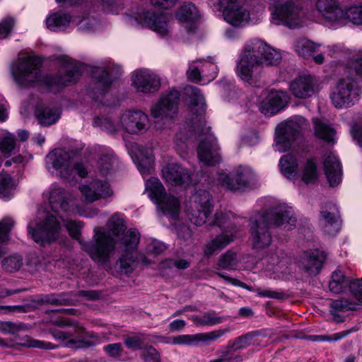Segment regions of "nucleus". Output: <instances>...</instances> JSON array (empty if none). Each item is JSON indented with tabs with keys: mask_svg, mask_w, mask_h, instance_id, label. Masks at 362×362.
<instances>
[{
	"mask_svg": "<svg viewBox=\"0 0 362 362\" xmlns=\"http://www.w3.org/2000/svg\"><path fill=\"white\" fill-rule=\"evenodd\" d=\"M141 358L145 362H160L159 352L152 346H147L144 349Z\"/></svg>",
	"mask_w": 362,
	"mask_h": 362,
	"instance_id": "obj_59",
	"label": "nucleus"
},
{
	"mask_svg": "<svg viewBox=\"0 0 362 362\" xmlns=\"http://www.w3.org/2000/svg\"><path fill=\"white\" fill-rule=\"evenodd\" d=\"M136 163L139 172L143 175L150 173L153 165V156L152 151L147 148H141L136 155Z\"/></svg>",
	"mask_w": 362,
	"mask_h": 362,
	"instance_id": "obj_33",
	"label": "nucleus"
},
{
	"mask_svg": "<svg viewBox=\"0 0 362 362\" xmlns=\"http://www.w3.org/2000/svg\"><path fill=\"white\" fill-rule=\"evenodd\" d=\"M320 47L319 44L306 38H300L296 40L294 45L295 51L303 57H310Z\"/></svg>",
	"mask_w": 362,
	"mask_h": 362,
	"instance_id": "obj_35",
	"label": "nucleus"
},
{
	"mask_svg": "<svg viewBox=\"0 0 362 362\" xmlns=\"http://www.w3.org/2000/svg\"><path fill=\"white\" fill-rule=\"evenodd\" d=\"M350 291L359 304H362V278L351 281L349 284Z\"/></svg>",
	"mask_w": 362,
	"mask_h": 362,
	"instance_id": "obj_63",
	"label": "nucleus"
},
{
	"mask_svg": "<svg viewBox=\"0 0 362 362\" xmlns=\"http://www.w3.org/2000/svg\"><path fill=\"white\" fill-rule=\"evenodd\" d=\"M223 16L227 23L235 27L245 25L250 18V12L243 4H237L233 8H226L223 11Z\"/></svg>",
	"mask_w": 362,
	"mask_h": 362,
	"instance_id": "obj_30",
	"label": "nucleus"
},
{
	"mask_svg": "<svg viewBox=\"0 0 362 362\" xmlns=\"http://www.w3.org/2000/svg\"><path fill=\"white\" fill-rule=\"evenodd\" d=\"M218 73L217 66L211 57L208 59H197L189 64L187 77L194 82H209L214 80Z\"/></svg>",
	"mask_w": 362,
	"mask_h": 362,
	"instance_id": "obj_19",
	"label": "nucleus"
},
{
	"mask_svg": "<svg viewBox=\"0 0 362 362\" xmlns=\"http://www.w3.org/2000/svg\"><path fill=\"white\" fill-rule=\"evenodd\" d=\"M49 199L52 209L56 213L69 211L74 207L71 196L57 185H52Z\"/></svg>",
	"mask_w": 362,
	"mask_h": 362,
	"instance_id": "obj_25",
	"label": "nucleus"
},
{
	"mask_svg": "<svg viewBox=\"0 0 362 362\" xmlns=\"http://www.w3.org/2000/svg\"><path fill=\"white\" fill-rule=\"evenodd\" d=\"M191 320L196 326H212L221 323L223 317L218 316L214 311L210 310L202 316L193 315Z\"/></svg>",
	"mask_w": 362,
	"mask_h": 362,
	"instance_id": "obj_36",
	"label": "nucleus"
},
{
	"mask_svg": "<svg viewBox=\"0 0 362 362\" xmlns=\"http://www.w3.org/2000/svg\"><path fill=\"white\" fill-rule=\"evenodd\" d=\"M180 93L171 90L163 94L158 102L151 109V115L156 119L155 127L158 130L168 127L173 117L177 112Z\"/></svg>",
	"mask_w": 362,
	"mask_h": 362,
	"instance_id": "obj_13",
	"label": "nucleus"
},
{
	"mask_svg": "<svg viewBox=\"0 0 362 362\" xmlns=\"http://www.w3.org/2000/svg\"><path fill=\"white\" fill-rule=\"evenodd\" d=\"M235 215L230 211L218 210L214 214L210 226H216L223 233L216 235L207 244V249H221L227 247L233 242L234 235L233 231L236 226L235 223Z\"/></svg>",
	"mask_w": 362,
	"mask_h": 362,
	"instance_id": "obj_14",
	"label": "nucleus"
},
{
	"mask_svg": "<svg viewBox=\"0 0 362 362\" xmlns=\"http://www.w3.org/2000/svg\"><path fill=\"white\" fill-rule=\"evenodd\" d=\"M93 124L95 127H100L108 134H113L121 129L120 120L116 124L107 117H98L95 119Z\"/></svg>",
	"mask_w": 362,
	"mask_h": 362,
	"instance_id": "obj_45",
	"label": "nucleus"
},
{
	"mask_svg": "<svg viewBox=\"0 0 362 362\" xmlns=\"http://www.w3.org/2000/svg\"><path fill=\"white\" fill-rule=\"evenodd\" d=\"M110 73L109 66L97 67L93 71L95 83L91 97L95 100H100V98H103L110 88L112 84V81L109 77Z\"/></svg>",
	"mask_w": 362,
	"mask_h": 362,
	"instance_id": "obj_26",
	"label": "nucleus"
},
{
	"mask_svg": "<svg viewBox=\"0 0 362 362\" xmlns=\"http://www.w3.org/2000/svg\"><path fill=\"white\" fill-rule=\"evenodd\" d=\"M68 293L50 294L45 297V301L54 305H74V300L70 298Z\"/></svg>",
	"mask_w": 362,
	"mask_h": 362,
	"instance_id": "obj_47",
	"label": "nucleus"
},
{
	"mask_svg": "<svg viewBox=\"0 0 362 362\" xmlns=\"http://www.w3.org/2000/svg\"><path fill=\"white\" fill-rule=\"evenodd\" d=\"M16 148V139L13 134H6L0 141V149L4 154L10 155Z\"/></svg>",
	"mask_w": 362,
	"mask_h": 362,
	"instance_id": "obj_54",
	"label": "nucleus"
},
{
	"mask_svg": "<svg viewBox=\"0 0 362 362\" xmlns=\"http://www.w3.org/2000/svg\"><path fill=\"white\" fill-rule=\"evenodd\" d=\"M84 332L83 327L76 326L74 332L54 329L51 332V334L56 340L66 347L78 349L92 346L93 342L80 338L79 335Z\"/></svg>",
	"mask_w": 362,
	"mask_h": 362,
	"instance_id": "obj_22",
	"label": "nucleus"
},
{
	"mask_svg": "<svg viewBox=\"0 0 362 362\" xmlns=\"http://www.w3.org/2000/svg\"><path fill=\"white\" fill-rule=\"evenodd\" d=\"M213 210L212 199L210 193L199 189L191 197L187 207L189 220L196 226H202L206 222Z\"/></svg>",
	"mask_w": 362,
	"mask_h": 362,
	"instance_id": "obj_15",
	"label": "nucleus"
},
{
	"mask_svg": "<svg viewBox=\"0 0 362 362\" xmlns=\"http://www.w3.org/2000/svg\"><path fill=\"white\" fill-rule=\"evenodd\" d=\"M357 304L356 302L349 301L345 298L335 300L330 303L329 311L332 315H337L340 312L355 310Z\"/></svg>",
	"mask_w": 362,
	"mask_h": 362,
	"instance_id": "obj_44",
	"label": "nucleus"
},
{
	"mask_svg": "<svg viewBox=\"0 0 362 362\" xmlns=\"http://www.w3.org/2000/svg\"><path fill=\"white\" fill-rule=\"evenodd\" d=\"M71 21L69 15L57 12L50 14L46 19L47 27L53 31L59 30L67 26Z\"/></svg>",
	"mask_w": 362,
	"mask_h": 362,
	"instance_id": "obj_34",
	"label": "nucleus"
},
{
	"mask_svg": "<svg viewBox=\"0 0 362 362\" xmlns=\"http://www.w3.org/2000/svg\"><path fill=\"white\" fill-rule=\"evenodd\" d=\"M315 81L311 75H302L293 80L290 85L292 94L298 98L311 97L315 93Z\"/></svg>",
	"mask_w": 362,
	"mask_h": 362,
	"instance_id": "obj_27",
	"label": "nucleus"
},
{
	"mask_svg": "<svg viewBox=\"0 0 362 362\" xmlns=\"http://www.w3.org/2000/svg\"><path fill=\"white\" fill-rule=\"evenodd\" d=\"M61 225L54 216H47L42 222L31 221L28 225L29 236L43 247L57 241L64 242L66 238L61 235Z\"/></svg>",
	"mask_w": 362,
	"mask_h": 362,
	"instance_id": "obj_8",
	"label": "nucleus"
},
{
	"mask_svg": "<svg viewBox=\"0 0 362 362\" xmlns=\"http://www.w3.org/2000/svg\"><path fill=\"white\" fill-rule=\"evenodd\" d=\"M23 265L22 257L18 253H15L5 258L2 261V266L4 269L9 272H13L18 270Z\"/></svg>",
	"mask_w": 362,
	"mask_h": 362,
	"instance_id": "obj_46",
	"label": "nucleus"
},
{
	"mask_svg": "<svg viewBox=\"0 0 362 362\" xmlns=\"http://www.w3.org/2000/svg\"><path fill=\"white\" fill-rule=\"evenodd\" d=\"M63 66L64 76H42L40 71L41 62L35 57L20 58L16 66L12 70L13 77L16 83L22 87L42 83L53 91H57L65 86L76 83L81 74L82 64L71 59L68 56L61 55L58 57Z\"/></svg>",
	"mask_w": 362,
	"mask_h": 362,
	"instance_id": "obj_1",
	"label": "nucleus"
},
{
	"mask_svg": "<svg viewBox=\"0 0 362 362\" xmlns=\"http://www.w3.org/2000/svg\"><path fill=\"white\" fill-rule=\"evenodd\" d=\"M176 16L180 22H192L198 18V12L194 4L185 3L180 8Z\"/></svg>",
	"mask_w": 362,
	"mask_h": 362,
	"instance_id": "obj_40",
	"label": "nucleus"
},
{
	"mask_svg": "<svg viewBox=\"0 0 362 362\" xmlns=\"http://www.w3.org/2000/svg\"><path fill=\"white\" fill-rule=\"evenodd\" d=\"M191 261L184 258L168 259L161 263L163 268L186 269L190 266Z\"/></svg>",
	"mask_w": 362,
	"mask_h": 362,
	"instance_id": "obj_55",
	"label": "nucleus"
},
{
	"mask_svg": "<svg viewBox=\"0 0 362 362\" xmlns=\"http://www.w3.org/2000/svg\"><path fill=\"white\" fill-rule=\"evenodd\" d=\"M237 264L236 255L232 250L223 254L217 263L219 269H232Z\"/></svg>",
	"mask_w": 362,
	"mask_h": 362,
	"instance_id": "obj_50",
	"label": "nucleus"
},
{
	"mask_svg": "<svg viewBox=\"0 0 362 362\" xmlns=\"http://www.w3.org/2000/svg\"><path fill=\"white\" fill-rule=\"evenodd\" d=\"M15 225V221L9 217H5L0 221V244L9 239V233Z\"/></svg>",
	"mask_w": 362,
	"mask_h": 362,
	"instance_id": "obj_52",
	"label": "nucleus"
},
{
	"mask_svg": "<svg viewBox=\"0 0 362 362\" xmlns=\"http://www.w3.org/2000/svg\"><path fill=\"white\" fill-rule=\"evenodd\" d=\"M361 94L362 90L358 80L346 76L337 82L330 93V100L336 108H347L354 105Z\"/></svg>",
	"mask_w": 362,
	"mask_h": 362,
	"instance_id": "obj_11",
	"label": "nucleus"
},
{
	"mask_svg": "<svg viewBox=\"0 0 362 362\" xmlns=\"http://www.w3.org/2000/svg\"><path fill=\"white\" fill-rule=\"evenodd\" d=\"M116 163V158L112 154L101 156L98 160L97 169L103 177L107 176L112 170Z\"/></svg>",
	"mask_w": 362,
	"mask_h": 362,
	"instance_id": "obj_41",
	"label": "nucleus"
},
{
	"mask_svg": "<svg viewBox=\"0 0 362 362\" xmlns=\"http://www.w3.org/2000/svg\"><path fill=\"white\" fill-rule=\"evenodd\" d=\"M163 177L172 185L187 184L190 182V175L184 168L177 163H169L162 170Z\"/></svg>",
	"mask_w": 362,
	"mask_h": 362,
	"instance_id": "obj_28",
	"label": "nucleus"
},
{
	"mask_svg": "<svg viewBox=\"0 0 362 362\" xmlns=\"http://www.w3.org/2000/svg\"><path fill=\"white\" fill-rule=\"evenodd\" d=\"M253 180V171L247 166H239L230 174L226 173L217 174L218 183L232 191L248 187Z\"/></svg>",
	"mask_w": 362,
	"mask_h": 362,
	"instance_id": "obj_16",
	"label": "nucleus"
},
{
	"mask_svg": "<svg viewBox=\"0 0 362 362\" xmlns=\"http://www.w3.org/2000/svg\"><path fill=\"white\" fill-rule=\"evenodd\" d=\"M289 98L286 92L271 91L262 100L259 108L261 112L266 115H274L284 108L288 103Z\"/></svg>",
	"mask_w": 362,
	"mask_h": 362,
	"instance_id": "obj_24",
	"label": "nucleus"
},
{
	"mask_svg": "<svg viewBox=\"0 0 362 362\" xmlns=\"http://www.w3.org/2000/svg\"><path fill=\"white\" fill-rule=\"evenodd\" d=\"M281 54L276 49L267 45L265 53L263 56V64L268 65L278 64L281 60Z\"/></svg>",
	"mask_w": 362,
	"mask_h": 362,
	"instance_id": "obj_53",
	"label": "nucleus"
},
{
	"mask_svg": "<svg viewBox=\"0 0 362 362\" xmlns=\"http://www.w3.org/2000/svg\"><path fill=\"white\" fill-rule=\"evenodd\" d=\"M23 345L30 348H37L41 349H54L55 348V346L50 342L37 340L30 337L27 338L26 341L23 343Z\"/></svg>",
	"mask_w": 362,
	"mask_h": 362,
	"instance_id": "obj_62",
	"label": "nucleus"
},
{
	"mask_svg": "<svg viewBox=\"0 0 362 362\" xmlns=\"http://www.w3.org/2000/svg\"><path fill=\"white\" fill-rule=\"evenodd\" d=\"M172 343L177 345H197V334H183L173 338Z\"/></svg>",
	"mask_w": 362,
	"mask_h": 362,
	"instance_id": "obj_57",
	"label": "nucleus"
},
{
	"mask_svg": "<svg viewBox=\"0 0 362 362\" xmlns=\"http://www.w3.org/2000/svg\"><path fill=\"white\" fill-rule=\"evenodd\" d=\"M302 181L305 184H314L318 178V173L315 162L308 159L302 167Z\"/></svg>",
	"mask_w": 362,
	"mask_h": 362,
	"instance_id": "obj_38",
	"label": "nucleus"
},
{
	"mask_svg": "<svg viewBox=\"0 0 362 362\" xmlns=\"http://www.w3.org/2000/svg\"><path fill=\"white\" fill-rule=\"evenodd\" d=\"M107 231L94 229V249H115L122 247L135 249L139 242V233L135 229L126 231L123 217L115 214L108 220Z\"/></svg>",
	"mask_w": 362,
	"mask_h": 362,
	"instance_id": "obj_4",
	"label": "nucleus"
},
{
	"mask_svg": "<svg viewBox=\"0 0 362 362\" xmlns=\"http://www.w3.org/2000/svg\"><path fill=\"white\" fill-rule=\"evenodd\" d=\"M314 125L315 134L317 137L327 142L334 141L336 132L333 128L318 119H314Z\"/></svg>",
	"mask_w": 362,
	"mask_h": 362,
	"instance_id": "obj_39",
	"label": "nucleus"
},
{
	"mask_svg": "<svg viewBox=\"0 0 362 362\" xmlns=\"http://www.w3.org/2000/svg\"><path fill=\"white\" fill-rule=\"evenodd\" d=\"M267 45L259 39L250 40L245 44L236 66V74L244 82L253 84L257 81L263 69Z\"/></svg>",
	"mask_w": 362,
	"mask_h": 362,
	"instance_id": "obj_5",
	"label": "nucleus"
},
{
	"mask_svg": "<svg viewBox=\"0 0 362 362\" xmlns=\"http://www.w3.org/2000/svg\"><path fill=\"white\" fill-rule=\"evenodd\" d=\"M64 226L69 235L82 245L81 240V230L83 227L82 223L73 220H67L64 222Z\"/></svg>",
	"mask_w": 362,
	"mask_h": 362,
	"instance_id": "obj_51",
	"label": "nucleus"
},
{
	"mask_svg": "<svg viewBox=\"0 0 362 362\" xmlns=\"http://www.w3.org/2000/svg\"><path fill=\"white\" fill-rule=\"evenodd\" d=\"M12 186L11 177L7 174H0V196L7 197Z\"/></svg>",
	"mask_w": 362,
	"mask_h": 362,
	"instance_id": "obj_60",
	"label": "nucleus"
},
{
	"mask_svg": "<svg viewBox=\"0 0 362 362\" xmlns=\"http://www.w3.org/2000/svg\"><path fill=\"white\" fill-rule=\"evenodd\" d=\"M45 166L49 171L53 170L59 177L67 180H74L76 174L83 178L88 173L84 164L77 161L76 153L64 148L49 152L45 157Z\"/></svg>",
	"mask_w": 362,
	"mask_h": 362,
	"instance_id": "obj_6",
	"label": "nucleus"
},
{
	"mask_svg": "<svg viewBox=\"0 0 362 362\" xmlns=\"http://www.w3.org/2000/svg\"><path fill=\"white\" fill-rule=\"evenodd\" d=\"M271 22L289 28H298L303 24V12L296 0H274Z\"/></svg>",
	"mask_w": 362,
	"mask_h": 362,
	"instance_id": "obj_12",
	"label": "nucleus"
},
{
	"mask_svg": "<svg viewBox=\"0 0 362 362\" xmlns=\"http://www.w3.org/2000/svg\"><path fill=\"white\" fill-rule=\"evenodd\" d=\"M187 95L192 105V112L197 115L190 122L192 129L190 136H194L199 140L197 147V154L199 160L206 165H215L221 160L219 148L216 139L210 133L211 128L206 127L204 115L205 113V100L200 90L194 86L186 88Z\"/></svg>",
	"mask_w": 362,
	"mask_h": 362,
	"instance_id": "obj_2",
	"label": "nucleus"
},
{
	"mask_svg": "<svg viewBox=\"0 0 362 362\" xmlns=\"http://www.w3.org/2000/svg\"><path fill=\"white\" fill-rule=\"evenodd\" d=\"M132 84L137 93L151 94L160 89V78L149 69H139L132 74Z\"/></svg>",
	"mask_w": 362,
	"mask_h": 362,
	"instance_id": "obj_20",
	"label": "nucleus"
},
{
	"mask_svg": "<svg viewBox=\"0 0 362 362\" xmlns=\"http://www.w3.org/2000/svg\"><path fill=\"white\" fill-rule=\"evenodd\" d=\"M253 334L252 333H247L245 335L237 337L233 341H230L228 344V348L233 351H238L244 349L251 344Z\"/></svg>",
	"mask_w": 362,
	"mask_h": 362,
	"instance_id": "obj_48",
	"label": "nucleus"
},
{
	"mask_svg": "<svg viewBox=\"0 0 362 362\" xmlns=\"http://www.w3.org/2000/svg\"><path fill=\"white\" fill-rule=\"evenodd\" d=\"M281 173L289 179L294 177L297 173L298 163L296 158L290 154L283 156L279 161Z\"/></svg>",
	"mask_w": 362,
	"mask_h": 362,
	"instance_id": "obj_37",
	"label": "nucleus"
},
{
	"mask_svg": "<svg viewBox=\"0 0 362 362\" xmlns=\"http://www.w3.org/2000/svg\"><path fill=\"white\" fill-rule=\"evenodd\" d=\"M308 127V121L302 117H296L279 124L276 127V150L279 152L288 151Z\"/></svg>",
	"mask_w": 362,
	"mask_h": 362,
	"instance_id": "obj_10",
	"label": "nucleus"
},
{
	"mask_svg": "<svg viewBox=\"0 0 362 362\" xmlns=\"http://www.w3.org/2000/svg\"><path fill=\"white\" fill-rule=\"evenodd\" d=\"M35 115L41 125L49 126L59 119L60 111L54 107H37Z\"/></svg>",
	"mask_w": 362,
	"mask_h": 362,
	"instance_id": "obj_32",
	"label": "nucleus"
},
{
	"mask_svg": "<svg viewBox=\"0 0 362 362\" xmlns=\"http://www.w3.org/2000/svg\"><path fill=\"white\" fill-rule=\"evenodd\" d=\"M134 21L143 26H146L160 36L168 35L170 33V16L166 13L154 12L138 13L134 16Z\"/></svg>",
	"mask_w": 362,
	"mask_h": 362,
	"instance_id": "obj_18",
	"label": "nucleus"
},
{
	"mask_svg": "<svg viewBox=\"0 0 362 362\" xmlns=\"http://www.w3.org/2000/svg\"><path fill=\"white\" fill-rule=\"evenodd\" d=\"M250 231L255 249H264L270 245V226L291 230L296 223L291 207L286 204L273 206L264 212H256L250 218Z\"/></svg>",
	"mask_w": 362,
	"mask_h": 362,
	"instance_id": "obj_3",
	"label": "nucleus"
},
{
	"mask_svg": "<svg viewBox=\"0 0 362 362\" xmlns=\"http://www.w3.org/2000/svg\"><path fill=\"white\" fill-rule=\"evenodd\" d=\"M146 191L148 197L154 202L165 216L176 218L180 211L179 199L165 192L162 183L156 177H151L146 182Z\"/></svg>",
	"mask_w": 362,
	"mask_h": 362,
	"instance_id": "obj_9",
	"label": "nucleus"
},
{
	"mask_svg": "<svg viewBox=\"0 0 362 362\" xmlns=\"http://www.w3.org/2000/svg\"><path fill=\"white\" fill-rule=\"evenodd\" d=\"M347 281L344 273L340 269H337L332 274L329 287L332 292L339 293L342 291Z\"/></svg>",
	"mask_w": 362,
	"mask_h": 362,
	"instance_id": "obj_42",
	"label": "nucleus"
},
{
	"mask_svg": "<svg viewBox=\"0 0 362 362\" xmlns=\"http://www.w3.org/2000/svg\"><path fill=\"white\" fill-rule=\"evenodd\" d=\"M327 257V255L324 250H304L295 264L308 276H316L323 268Z\"/></svg>",
	"mask_w": 362,
	"mask_h": 362,
	"instance_id": "obj_17",
	"label": "nucleus"
},
{
	"mask_svg": "<svg viewBox=\"0 0 362 362\" xmlns=\"http://www.w3.org/2000/svg\"><path fill=\"white\" fill-rule=\"evenodd\" d=\"M103 351L107 356L119 358L122 356L123 348L121 343H114L104 346Z\"/></svg>",
	"mask_w": 362,
	"mask_h": 362,
	"instance_id": "obj_61",
	"label": "nucleus"
},
{
	"mask_svg": "<svg viewBox=\"0 0 362 362\" xmlns=\"http://www.w3.org/2000/svg\"><path fill=\"white\" fill-rule=\"evenodd\" d=\"M121 129L131 134H136L146 129L148 116L142 111H127L120 117Z\"/></svg>",
	"mask_w": 362,
	"mask_h": 362,
	"instance_id": "obj_23",
	"label": "nucleus"
},
{
	"mask_svg": "<svg viewBox=\"0 0 362 362\" xmlns=\"http://www.w3.org/2000/svg\"><path fill=\"white\" fill-rule=\"evenodd\" d=\"M100 25L94 18H83L78 22V29L84 33H92L98 30Z\"/></svg>",
	"mask_w": 362,
	"mask_h": 362,
	"instance_id": "obj_56",
	"label": "nucleus"
},
{
	"mask_svg": "<svg viewBox=\"0 0 362 362\" xmlns=\"http://www.w3.org/2000/svg\"><path fill=\"white\" fill-rule=\"evenodd\" d=\"M147 336L146 334L139 333L125 337L124 344L127 349L132 351L140 350L144 348Z\"/></svg>",
	"mask_w": 362,
	"mask_h": 362,
	"instance_id": "obj_43",
	"label": "nucleus"
},
{
	"mask_svg": "<svg viewBox=\"0 0 362 362\" xmlns=\"http://www.w3.org/2000/svg\"><path fill=\"white\" fill-rule=\"evenodd\" d=\"M81 199L86 203H92L100 199H105L113 194L110 185L105 180H94L87 185L79 187Z\"/></svg>",
	"mask_w": 362,
	"mask_h": 362,
	"instance_id": "obj_21",
	"label": "nucleus"
},
{
	"mask_svg": "<svg viewBox=\"0 0 362 362\" xmlns=\"http://www.w3.org/2000/svg\"><path fill=\"white\" fill-rule=\"evenodd\" d=\"M316 7L327 24L334 29L343 27L349 22L362 25V6H351L344 10L338 0H317Z\"/></svg>",
	"mask_w": 362,
	"mask_h": 362,
	"instance_id": "obj_7",
	"label": "nucleus"
},
{
	"mask_svg": "<svg viewBox=\"0 0 362 362\" xmlns=\"http://www.w3.org/2000/svg\"><path fill=\"white\" fill-rule=\"evenodd\" d=\"M139 262L144 264H151V262L140 255L139 250H124L117 264L122 273L129 274L133 272Z\"/></svg>",
	"mask_w": 362,
	"mask_h": 362,
	"instance_id": "obj_29",
	"label": "nucleus"
},
{
	"mask_svg": "<svg viewBox=\"0 0 362 362\" xmlns=\"http://www.w3.org/2000/svg\"><path fill=\"white\" fill-rule=\"evenodd\" d=\"M324 169L329 185L331 187L338 185L341 180L342 173L337 157L330 153L324 161Z\"/></svg>",
	"mask_w": 362,
	"mask_h": 362,
	"instance_id": "obj_31",
	"label": "nucleus"
},
{
	"mask_svg": "<svg viewBox=\"0 0 362 362\" xmlns=\"http://www.w3.org/2000/svg\"><path fill=\"white\" fill-rule=\"evenodd\" d=\"M88 255L95 262L100 264L107 263L110 258L112 250H87Z\"/></svg>",
	"mask_w": 362,
	"mask_h": 362,
	"instance_id": "obj_58",
	"label": "nucleus"
},
{
	"mask_svg": "<svg viewBox=\"0 0 362 362\" xmlns=\"http://www.w3.org/2000/svg\"><path fill=\"white\" fill-rule=\"evenodd\" d=\"M229 332L228 329H217L206 333H199L197 334V344L200 341L208 345L209 342L214 341Z\"/></svg>",
	"mask_w": 362,
	"mask_h": 362,
	"instance_id": "obj_49",
	"label": "nucleus"
},
{
	"mask_svg": "<svg viewBox=\"0 0 362 362\" xmlns=\"http://www.w3.org/2000/svg\"><path fill=\"white\" fill-rule=\"evenodd\" d=\"M14 25V20L8 17L0 21V38L7 37Z\"/></svg>",
	"mask_w": 362,
	"mask_h": 362,
	"instance_id": "obj_64",
	"label": "nucleus"
}]
</instances>
